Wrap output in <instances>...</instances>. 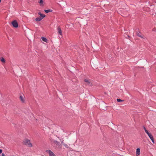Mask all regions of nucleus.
Returning <instances> with one entry per match:
<instances>
[{
  "label": "nucleus",
  "instance_id": "9d476101",
  "mask_svg": "<svg viewBox=\"0 0 156 156\" xmlns=\"http://www.w3.org/2000/svg\"><path fill=\"white\" fill-rule=\"evenodd\" d=\"M20 100L21 101H22L23 102H24V99L23 96H20Z\"/></svg>",
  "mask_w": 156,
  "mask_h": 156
},
{
  "label": "nucleus",
  "instance_id": "f03ea898",
  "mask_svg": "<svg viewBox=\"0 0 156 156\" xmlns=\"http://www.w3.org/2000/svg\"><path fill=\"white\" fill-rule=\"evenodd\" d=\"M84 81L85 83L88 86H91L92 85V83L91 80L87 79H85Z\"/></svg>",
  "mask_w": 156,
  "mask_h": 156
},
{
  "label": "nucleus",
  "instance_id": "f3484780",
  "mask_svg": "<svg viewBox=\"0 0 156 156\" xmlns=\"http://www.w3.org/2000/svg\"><path fill=\"white\" fill-rule=\"evenodd\" d=\"M63 145L66 148H68L69 147L68 145L66 144H63Z\"/></svg>",
  "mask_w": 156,
  "mask_h": 156
},
{
  "label": "nucleus",
  "instance_id": "412c9836",
  "mask_svg": "<svg viewBox=\"0 0 156 156\" xmlns=\"http://www.w3.org/2000/svg\"><path fill=\"white\" fill-rule=\"evenodd\" d=\"M63 140H62V144H64L63 142Z\"/></svg>",
  "mask_w": 156,
  "mask_h": 156
},
{
  "label": "nucleus",
  "instance_id": "7ed1b4c3",
  "mask_svg": "<svg viewBox=\"0 0 156 156\" xmlns=\"http://www.w3.org/2000/svg\"><path fill=\"white\" fill-rule=\"evenodd\" d=\"M25 144L26 145H28L30 147H32V144L30 142V140H26L25 141Z\"/></svg>",
  "mask_w": 156,
  "mask_h": 156
},
{
  "label": "nucleus",
  "instance_id": "f257e3e1",
  "mask_svg": "<svg viewBox=\"0 0 156 156\" xmlns=\"http://www.w3.org/2000/svg\"><path fill=\"white\" fill-rule=\"evenodd\" d=\"M144 129L145 132L147 134L148 136L149 137V138L151 140L152 143L153 144H154L155 142L154 140V138L152 134L148 131L146 129V128L144 126Z\"/></svg>",
  "mask_w": 156,
  "mask_h": 156
},
{
  "label": "nucleus",
  "instance_id": "1a4fd4ad",
  "mask_svg": "<svg viewBox=\"0 0 156 156\" xmlns=\"http://www.w3.org/2000/svg\"><path fill=\"white\" fill-rule=\"evenodd\" d=\"M41 39L43 41H44L45 42H47V38H46L44 37H42Z\"/></svg>",
  "mask_w": 156,
  "mask_h": 156
},
{
  "label": "nucleus",
  "instance_id": "9b49d317",
  "mask_svg": "<svg viewBox=\"0 0 156 156\" xmlns=\"http://www.w3.org/2000/svg\"><path fill=\"white\" fill-rule=\"evenodd\" d=\"M44 11L46 13H48L49 12H52V10L51 9H50L46 10Z\"/></svg>",
  "mask_w": 156,
  "mask_h": 156
},
{
  "label": "nucleus",
  "instance_id": "aec40b11",
  "mask_svg": "<svg viewBox=\"0 0 156 156\" xmlns=\"http://www.w3.org/2000/svg\"><path fill=\"white\" fill-rule=\"evenodd\" d=\"M138 36H139V37H141V38H142V37H142V36H141V35H138Z\"/></svg>",
  "mask_w": 156,
  "mask_h": 156
},
{
  "label": "nucleus",
  "instance_id": "ddd939ff",
  "mask_svg": "<svg viewBox=\"0 0 156 156\" xmlns=\"http://www.w3.org/2000/svg\"><path fill=\"white\" fill-rule=\"evenodd\" d=\"M53 142L57 145H59L60 144L59 142L55 140H54Z\"/></svg>",
  "mask_w": 156,
  "mask_h": 156
},
{
  "label": "nucleus",
  "instance_id": "2eb2a0df",
  "mask_svg": "<svg viewBox=\"0 0 156 156\" xmlns=\"http://www.w3.org/2000/svg\"><path fill=\"white\" fill-rule=\"evenodd\" d=\"M1 62H5V60L4 59V58H2L1 60Z\"/></svg>",
  "mask_w": 156,
  "mask_h": 156
},
{
  "label": "nucleus",
  "instance_id": "5701e85b",
  "mask_svg": "<svg viewBox=\"0 0 156 156\" xmlns=\"http://www.w3.org/2000/svg\"><path fill=\"white\" fill-rule=\"evenodd\" d=\"M1 0H0V2H1Z\"/></svg>",
  "mask_w": 156,
  "mask_h": 156
},
{
  "label": "nucleus",
  "instance_id": "a211bd4d",
  "mask_svg": "<svg viewBox=\"0 0 156 156\" xmlns=\"http://www.w3.org/2000/svg\"><path fill=\"white\" fill-rule=\"evenodd\" d=\"M2 152V149H0V153H1Z\"/></svg>",
  "mask_w": 156,
  "mask_h": 156
},
{
  "label": "nucleus",
  "instance_id": "423d86ee",
  "mask_svg": "<svg viewBox=\"0 0 156 156\" xmlns=\"http://www.w3.org/2000/svg\"><path fill=\"white\" fill-rule=\"evenodd\" d=\"M140 149L139 148H137L136 150V155L138 156L140 154Z\"/></svg>",
  "mask_w": 156,
  "mask_h": 156
},
{
  "label": "nucleus",
  "instance_id": "39448f33",
  "mask_svg": "<svg viewBox=\"0 0 156 156\" xmlns=\"http://www.w3.org/2000/svg\"><path fill=\"white\" fill-rule=\"evenodd\" d=\"M12 26L15 27L16 28L18 27V25L17 21L15 20L12 22Z\"/></svg>",
  "mask_w": 156,
  "mask_h": 156
},
{
  "label": "nucleus",
  "instance_id": "dca6fc26",
  "mask_svg": "<svg viewBox=\"0 0 156 156\" xmlns=\"http://www.w3.org/2000/svg\"><path fill=\"white\" fill-rule=\"evenodd\" d=\"M117 101L118 102H119L122 101L121 100L119 99H117Z\"/></svg>",
  "mask_w": 156,
  "mask_h": 156
},
{
  "label": "nucleus",
  "instance_id": "4be33fe9",
  "mask_svg": "<svg viewBox=\"0 0 156 156\" xmlns=\"http://www.w3.org/2000/svg\"><path fill=\"white\" fill-rule=\"evenodd\" d=\"M137 35H138H138H140L138 33V34H137Z\"/></svg>",
  "mask_w": 156,
  "mask_h": 156
},
{
  "label": "nucleus",
  "instance_id": "20e7f679",
  "mask_svg": "<svg viewBox=\"0 0 156 156\" xmlns=\"http://www.w3.org/2000/svg\"><path fill=\"white\" fill-rule=\"evenodd\" d=\"M46 152L49 154V156H56L55 154L50 150L46 151Z\"/></svg>",
  "mask_w": 156,
  "mask_h": 156
},
{
  "label": "nucleus",
  "instance_id": "0eeeda50",
  "mask_svg": "<svg viewBox=\"0 0 156 156\" xmlns=\"http://www.w3.org/2000/svg\"><path fill=\"white\" fill-rule=\"evenodd\" d=\"M58 31V33L59 34L62 35V30H61V29L60 27H58L57 29Z\"/></svg>",
  "mask_w": 156,
  "mask_h": 156
},
{
  "label": "nucleus",
  "instance_id": "f8f14e48",
  "mask_svg": "<svg viewBox=\"0 0 156 156\" xmlns=\"http://www.w3.org/2000/svg\"><path fill=\"white\" fill-rule=\"evenodd\" d=\"M42 19L41 18V17H37L36 19L35 20L37 21H41Z\"/></svg>",
  "mask_w": 156,
  "mask_h": 156
},
{
  "label": "nucleus",
  "instance_id": "4468645a",
  "mask_svg": "<svg viewBox=\"0 0 156 156\" xmlns=\"http://www.w3.org/2000/svg\"><path fill=\"white\" fill-rule=\"evenodd\" d=\"M44 2V0H40L39 2V3L40 4H42Z\"/></svg>",
  "mask_w": 156,
  "mask_h": 156
},
{
  "label": "nucleus",
  "instance_id": "6e6552de",
  "mask_svg": "<svg viewBox=\"0 0 156 156\" xmlns=\"http://www.w3.org/2000/svg\"><path fill=\"white\" fill-rule=\"evenodd\" d=\"M38 14L40 15L41 17V18H42V19H43L45 16V15L41 14L40 12H39Z\"/></svg>",
  "mask_w": 156,
  "mask_h": 156
},
{
  "label": "nucleus",
  "instance_id": "6ab92c4d",
  "mask_svg": "<svg viewBox=\"0 0 156 156\" xmlns=\"http://www.w3.org/2000/svg\"><path fill=\"white\" fill-rule=\"evenodd\" d=\"M2 156H5V154L4 153H2Z\"/></svg>",
  "mask_w": 156,
  "mask_h": 156
}]
</instances>
